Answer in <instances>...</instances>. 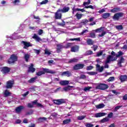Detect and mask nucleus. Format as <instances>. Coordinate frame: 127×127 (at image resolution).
<instances>
[{
	"instance_id": "62",
	"label": "nucleus",
	"mask_w": 127,
	"mask_h": 127,
	"mask_svg": "<svg viewBox=\"0 0 127 127\" xmlns=\"http://www.w3.org/2000/svg\"><path fill=\"white\" fill-rule=\"evenodd\" d=\"M112 93H113V94H115V95H120V94H121L120 92H118L115 90H112Z\"/></svg>"
},
{
	"instance_id": "10",
	"label": "nucleus",
	"mask_w": 127,
	"mask_h": 127,
	"mask_svg": "<svg viewBox=\"0 0 127 127\" xmlns=\"http://www.w3.org/2000/svg\"><path fill=\"white\" fill-rule=\"evenodd\" d=\"M22 43L24 45L23 47L24 49H26L28 48V47H31V46H32V45H31L30 43L24 41H22Z\"/></svg>"
},
{
	"instance_id": "58",
	"label": "nucleus",
	"mask_w": 127,
	"mask_h": 127,
	"mask_svg": "<svg viewBox=\"0 0 127 127\" xmlns=\"http://www.w3.org/2000/svg\"><path fill=\"white\" fill-rule=\"evenodd\" d=\"M106 33H107V32H103L101 33V34H99V35H98V36H99V37H103V36H104L106 34Z\"/></svg>"
},
{
	"instance_id": "15",
	"label": "nucleus",
	"mask_w": 127,
	"mask_h": 127,
	"mask_svg": "<svg viewBox=\"0 0 127 127\" xmlns=\"http://www.w3.org/2000/svg\"><path fill=\"white\" fill-rule=\"evenodd\" d=\"M64 48V47L62 45L58 44L57 45V53H60L61 52L62 49Z\"/></svg>"
},
{
	"instance_id": "61",
	"label": "nucleus",
	"mask_w": 127,
	"mask_h": 127,
	"mask_svg": "<svg viewBox=\"0 0 127 127\" xmlns=\"http://www.w3.org/2000/svg\"><path fill=\"white\" fill-rule=\"evenodd\" d=\"M48 2V0H45L40 2L41 4H46Z\"/></svg>"
},
{
	"instance_id": "23",
	"label": "nucleus",
	"mask_w": 127,
	"mask_h": 127,
	"mask_svg": "<svg viewBox=\"0 0 127 127\" xmlns=\"http://www.w3.org/2000/svg\"><path fill=\"white\" fill-rule=\"evenodd\" d=\"M33 64H31V65L29 67L28 72H31V73L35 72V68L33 67Z\"/></svg>"
},
{
	"instance_id": "37",
	"label": "nucleus",
	"mask_w": 127,
	"mask_h": 127,
	"mask_svg": "<svg viewBox=\"0 0 127 127\" xmlns=\"http://www.w3.org/2000/svg\"><path fill=\"white\" fill-rule=\"evenodd\" d=\"M116 28L118 29V30H122V29H124V27L122 25H117L116 26Z\"/></svg>"
},
{
	"instance_id": "7",
	"label": "nucleus",
	"mask_w": 127,
	"mask_h": 127,
	"mask_svg": "<svg viewBox=\"0 0 127 127\" xmlns=\"http://www.w3.org/2000/svg\"><path fill=\"white\" fill-rule=\"evenodd\" d=\"M85 67V64H77L74 65L73 66V70H80V69H83Z\"/></svg>"
},
{
	"instance_id": "24",
	"label": "nucleus",
	"mask_w": 127,
	"mask_h": 127,
	"mask_svg": "<svg viewBox=\"0 0 127 127\" xmlns=\"http://www.w3.org/2000/svg\"><path fill=\"white\" fill-rule=\"evenodd\" d=\"M4 98H7V97H9L10 95H11V93H10L7 89H6L3 93Z\"/></svg>"
},
{
	"instance_id": "6",
	"label": "nucleus",
	"mask_w": 127,
	"mask_h": 127,
	"mask_svg": "<svg viewBox=\"0 0 127 127\" xmlns=\"http://www.w3.org/2000/svg\"><path fill=\"white\" fill-rule=\"evenodd\" d=\"M1 72L4 75L8 74V73H9V72H10V68L7 67V66L2 67L1 69Z\"/></svg>"
},
{
	"instance_id": "46",
	"label": "nucleus",
	"mask_w": 127,
	"mask_h": 127,
	"mask_svg": "<svg viewBox=\"0 0 127 127\" xmlns=\"http://www.w3.org/2000/svg\"><path fill=\"white\" fill-rule=\"evenodd\" d=\"M89 35V37L91 38H96V34H95V33H90Z\"/></svg>"
},
{
	"instance_id": "43",
	"label": "nucleus",
	"mask_w": 127,
	"mask_h": 127,
	"mask_svg": "<svg viewBox=\"0 0 127 127\" xmlns=\"http://www.w3.org/2000/svg\"><path fill=\"white\" fill-rule=\"evenodd\" d=\"M19 2H20V0H14L13 3H14L15 5H18V4H19Z\"/></svg>"
},
{
	"instance_id": "39",
	"label": "nucleus",
	"mask_w": 127,
	"mask_h": 127,
	"mask_svg": "<svg viewBox=\"0 0 127 127\" xmlns=\"http://www.w3.org/2000/svg\"><path fill=\"white\" fill-rule=\"evenodd\" d=\"M82 15H83V14H79V13H77L75 14V16H76L77 19H81V18H82Z\"/></svg>"
},
{
	"instance_id": "20",
	"label": "nucleus",
	"mask_w": 127,
	"mask_h": 127,
	"mask_svg": "<svg viewBox=\"0 0 127 127\" xmlns=\"http://www.w3.org/2000/svg\"><path fill=\"white\" fill-rule=\"evenodd\" d=\"M69 83H70V81L68 80H62L60 82L61 86H66V85H69Z\"/></svg>"
},
{
	"instance_id": "11",
	"label": "nucleus",
	"mask_w": 127,
	"mask_h": 127,
	"mask_svg": "<svg viewBox=\"0 0 127 127\" xmlns=\"http://www.w3.org/2000/svg\"><path fill=\"white\" fill-rule=\"evenodd\" d=\"M24 109V107L23 106H20L19 107H17L15 109V113H16L17 114H19L21 113L22 110H23Z\"/></svg>"
},
{
	"instance_id": "52",
	"label": "nucleus",
	"mask_w": 127,
	"mask_h": 127,
	"mask_svg": "<svg viewBox=\"0 0 127 127\" xmlns=\"http://www.w3.org/2000/svg\"><path fill=\"white\" fill-rule=\"evenodd\" d=\"M91 3V0H87V2H84L83 5H86V4H90Z\"/></svg>"
},
{
	"instance_id": "13",
	"label": "nucleus",
	"mask_w": 127,
	"mask_h": 127,
	"mask_svg": "<svg viewBox=\"0 0 127 127\" xmlns=\"http://www.w3.org/2000/svg\"><path fill=\"white\" fill-rule=\"evenodd\" d=\"M122 63H125V58H124V57H121L120 58V59L118 61L117 64L119 67H123V65H122Z\"/></svg>"
},
{
	"instance_id": "42",
	"label": "nucleus",
	"mask_w": 127,
	"mask_h": 127,
	"mask_svg": "<svg viewBox=\"0 0 127 127\" xmlns=\"http://www.w3.org/2000/svg\"><path fill=\"white\" fill-rule=\"evenodd\" d=\"M72 43H67L66 45H65L64 48L68 49V48H70V47H72Z\"/></svg>"
},
{
	"instance_id": "29",
	"label": "nucleus",
	"mask_w": 127,
	"mask_h": 127,
	"mask_svg": "<svg viewBox=\"0 0 127 127\" xmlns=\"http://www.w3.org/2000/svg\"><path fill=\"white\" fill-rule=\"evenodd\" d=\"M77 62H78V59L75 58L71 59L68 61V63H76Z\"/></svg>"
},
{
	"instance_id": "26",
	"label": "nucleus",
	"mask_w": 127,
	"mask_h": 127,
	"mask_svg": "<svg viewBox=\"0 0 127 127\" xmlns=\"http://www.w3.org/2000/svg\"><path fill=\"white\" fill-rule=\"evenodd\" d=\"M107 115L106 113H98L95 115V118H101V117H104Z\"/></svg>"
},
{
	"instance_id": "50",
	"label": "nucleus",
	"mask_w": 127,
	"mask_h": 127,
	"mask_svg": "<svg viewBox=\"0 0 127 127\" xmlns=\"http://www.w3.org/2000/svg\"><path fill=\"white\" fill-rule=\"evenodd\" d=\"M113 116H114V113H113V112H111L110 113L108 114V118H109V119H112L113 118Z\"/></svg>"
},
{
	"instance_id": "2",
	"label": "nucleus",
	"mask_w": 127,
	"mask_h": 127,
	"mask_svg": "<svg viewBox=\"0 0 127 127\" xmlns=\"http://www.w3.org/2000/svg\"><path fill=\"white\" fill-rule=\"evenodd\" d=\"M17 59H18V57H17V55L15 54H12L10 56L9 59L8 60V64H13V63H15L16 61H17Z\"/></svg>"
},
{
	"instance_id": "54",
	"label": "nucleus",
	"mask_w": 127,
	"mask_h": 127,
	"mask_svg": "<svg viewBox=\"0 0 127 127\" xmlns=\"http://www.w3.org/2000/svg\"><path fill=\"white\" fill-rule=\"evenodd\" d=\"M85 127H94V125L91 124L90 123H86V124L85 125Z\"/></svg>"
},
{
	"instance_id": "49",
	"label": "nucleus",
	"mask_w": 127,
	"mask_h": 127,
	"mask_svg": "<svg viewBox=\"0 0 127 127\" xmlns=\"http://www.w3.org/2000/svg\"><path fill=\"white\" fill-rule=\"evenodd\" d=\"M122 107V106H117L115 107L114 109V112H117V111H118V110H119V109H121Z\"/></svg>"
},
{
	"instance_id": "30",
	"label": "nucleus",
	"mask_w": 127,
	"mask_h": 127,
	"mask_svg": "<svg viewBox=\"0 0 127 127\" xmlns=\"http://www.w3.org/2000/svg\"><path fill=\"white\" fill-rule=\"evenodd\" d=\"M24 58L25 61H26V62H28V60H29V58H30V56H29V55H28L27 54H25Z\"/></svg>"
},
{
	"instance_id": "38",
	"label": "nucleus",
	"mask_w": 127,
	"mask_h": 127,
	"mask_svg": "<svg viewBox=\"0 0 127 127\" xmlns=\"http://www.w3.org/2000/svg\"><path fill=\"white\" fill-rule=\"evenodd\" d=\"M36 80V77H32L30 80H28V83L31 84L32 83H34V81Z\"/></svg>"
},
{
	"instance_id": "64",
	"label": "nucleus",
	"mask_w": 127,
	"mask_h": 127,
	"mask_svg": "<svg viewBox=\"0 0 127 127\" xmlns=\"http://www.w3.org/2000/svg\"><path fill=\"white\" fill-rule=\"evenodd\" d=\"M123 100L124 101H127V94H125L124 96H123Z\"/></svg>"
},
{
	"instance_id": "28",
	"label": "nucleus",
	"mask_w": 127,
	"mask_h": 127,
	"mask_svg": "<svg viewBox=\"0 0 127 127\" xmlns=\"http://www.w3.org/2000/svg\"><path fill=\"white\" fill-rule=\"evenodd\" d=\"M71 123V119H66L63 121V125H67L68 124H70Z\"/></svg>"
},
{
	"instance_id": "57",
	"label": "nucleus",
	"mask_w": 127,
	"mask_h": 127,
	"mask_svg": "<svg viewBox=\"0 0 127 127\" xmlns=\"http://www.w3.org/2000/svg\"><path fill=\"white\" fill-rule=\"evenodd\" d=\"M86 54L87 55H92V54H93V51L89 50L86 52Z\"/></svg>"
},
{
	"instance_id": "41",
	"label": "nucleus",
	"mask_w": 127,
	"mask_h": 127,
	"mask_svg": "<svg viewBox=\"0 0 127 127\" xmlns=\"http://www.w3.org/2000/svg\"><path fill=\"white\" fill-rule=\"evenodd\" d=\"M85 118H86L85 116H80L77 117V120L78 121H82V120H84V119H85Z\"/></svg>"
},
{
	"instance_id": "59",
	"label": "nucleus",
	"mask_w": 127,
	"mask_h": 127,
	"mask_svg": "<svg viewBox=\"0 0 127 127\" xmlns=\"http://www.w3.org/2000/svg\"><path fill=\"white\" fill-rule=\"evenodd\" d=\"M33 114V110H31L29 112H27L26 114V115H32Z\"/></svg>"
},
{
	"instance_id": "17",
	"label": "nucleus",
	"mask_w": 127,
	"mask_h": 127,
	"mask_svg": "<svg viewBox=\"0 0 127 127\" xmlns=\"http://www.w3.org/2000/svg\"><path fill=\"white\" fill-rule=\"evenodd\" d=\"M96 69L97 71H98L100 73H102V71H104V66H101L100 64H96Z\"/></svg>"
},
{
	"instance_id": "5",
	"label": "nucleus",
	"mask_w": 127,
	"mask_h": 127,
	"mask_svg": "<svg viewBox=\"0 0 127 127\" xmlns=\"http://www.w3.org/2000/svg\"><path fill=\"white\" fill-rule=\"evenodd\" d=\"M124 13L123 12L116 13L113 16V19L114 20H119L120 17H123L124 16Z\"/></svg>"
},
{
	"instance_id": "25",
	"label": "nucleus",
	"mask_w": 127,
	"mask_h": 127,
	"mask_svg": "<svg viewBox=\"0 0 127 127\" xmlns=\"http://www.w3.org/2000/svg\"><path fill=\"white\" fill-rule=\"evenodd\" d=\"M32 38L33 39H35L36 41H37L38 42H39L40 41H41L42 40L36 34H34L33 36L32 37Z\"/></svg>"
},
{
	"instance_id": "8",
	"label": "nucleus",
	"mask_w": 127,
	"mask_h": 127,
	"mask_svg": "<svg viewBox=\"0 0 127 127\" xmlns=\"http://www.w3.org/2000/svg\"><path fill=\"white\" fill-rule=\"evenodd\" d=\"M54 104L56 105H62V104H65L66 101L64 99L54 100Z\"/></svg>"
},
{
	"instance_id": "51",
	"label": "nucleus",
	"mask_w": 127,
	"mask_h": 127,
	"mask_svg": "<svg viewBox=\"0 0 127 127\" xmlns=\"http://www.w3.org/2000/svg\"><path fill=\"white\" fill-rule=\"evenodd\" d=\"M103 29V27L99 28L95 30V32H101Z\"/></svg>"
},
{
	"instance_id": "27",
	"label": "nucleus",
	"mask_w": 127,
	"mask_h": 127,
	"mask_svg": "<svg viewBox=\"0 0 127 127\" xmlns=\"http://www.w3.org/2000/svg\"><path fill=\"white\" fill-rule=\"evenodd\" d=\"M71 88H74V86L67 85L66 87L64 88V90L65 92H67V91H70V90H71Z\"/></svg>"
},
{
	"instance_id": "18",
	"label": "nucleus",
	"mask_w": 127,
	"mask_h": 127,
	"mask_svg": "<svg viewBox=\"0 0 127 127\" xmlns=\"http://www.w3.org/2000/svg\"><path fill=\"white\" fill-rule=\"evenodd\" d=\"M62 76L71 77V76H72V73L69 71H64L62 73Z\"/></svg>"
},
{
	"instance_id": "4",
	"label": "nucleus",
	"mask_w": 127,
	"mask_h": 127,
	"mask_svg": "<svg viewBox=\"0 0 127 127\" xmlns=\"http://www.w3.org/2000/svg\"><path fill=\"white\" fill-rule=\"evenodd\" d=\"M62 18V12L61 9H58L55 13V19H61Z\"/></svg>"
},
{
	"instance_id": "44",
	"label": "nucleus",
	"mask_w": 127,
	"mask_h": 127,
	"mask_svg": "<svg viewBox=\"0 0 127 127\" xmlns=\"http://www.w3.org/2000/svg\"><path fill=\"white\" fill-rule=\"evenodd\" d=\"M48 64L50 66H51V65H55L56 63L54 62V61L53 60H50L48 61Z\"/></svg>"
},
{
	"instance_id": "60",
	"label": "nucleus",
	"mask_w": 127,
	"mask_h": 127,
	"mask_svg": "<svg viewBox=\"0 0 127 127\" xmlns=\"http://www.w3.org/2000/svg\"><path fill=\"white\" fill-rule=\"evenodd\" d=\"M85 8H91V9H94V7L92 5L89 6H85Z\"/></svg>"
},
{
	"instance_id": "19",
	"label": "nucleus",
	"mask_w": 127,
	"mask_h": 127,
	"mask_svg": "<svg viewBox=\"0 0 127 127\" xmlns=\"http://www.w3.org/2000/svg\"><path fill=\"white\" fill-rule=\"evenodd\" d=\"M69 10L70 7H69L68 6H64L63 8V9H61V11L63 13L68 12Z\"/></svg>"
},
{
	"instance_id": "47",
	"label": "nucleus",
	"mask_w": 127,
	"mask_h": 127,
	"mask_svg": "<svg viewBox=\"0 0 127 127\" xmlns=\"http://www.w3.org/2000/svg\"><path fill=\"white\" fill-rule=\"evenodd\" d=\"M69 40H70V41H80V38L70 39Z\"/></svg>"
},
{
	"instance_id": "36",
	"label": "nucleus",
	"mask_w": 127,
	"mask_h": 127,
	"mask_svg": "<svg viewBox=\"0 0 127 127\" xmlns=\"http://www.w3.org/2000/svg\"><path fill=\"white\" fill-rule=\"evenodd\" d=\"M88 22H89V20L85 19L81 21V23L83 25H86Z\"/></svg>"
},
{
	"instance_id": "35",
	"label": "nucleus",
	"mask_w": 127,
	"mask_h": 127,
	"mask_svg": "<svg viewBox=\"0 0 127 127\" xmlns=\"http://www.w3.org/2000/svg\"><path fill=\"white\" fill-rule=\"evenodd\" d=\"M107 122H109V118H108V117L103 118L102 120L100 121V122L102 123V124H104V123H107Z\"/></svg>"
},
{
	"instance_id": "56",
	"label": "nucleus",
	"mask_w": 127,
	"mask_h": 127,
	"mask_svg": "<svg viewBox=\"0 0 127 127\" xmlns=\"http://www.w3.org/2000/svg\"><path fill=\"white\" fill-rule=\"evenodd\" d=\"M86 32H89V30H84L82 31V32H81L80 33V35H83L84 34L86 33Z\"/></svg>"
},
{
	"instance_id": "14",
	"label": "nucleus",
	"mask_w": 127,
	"mask_h": 127,
	"mask_svg": "<svg viewBox=\"0 0 127 127\" xmlns=\"http://www.w3.org/2000/svg\"><path fill=\"white\" fill-rule=\"evenodd\" d=\"M79 46L75 45L71 47V52H78L79 51Z\"/></svg>"
},
{
	"instance_id": "22",
	"label": "nucleus",
	"mask_w": 127,
	"mask_h": 127,
	"mask_svg": "<svg viewBox=\"0 0 127 127\" xmlns=\"http://www.w3.org/2000/svg\"><path fill=\"white\" fill-rule=\"evenodd\" d=\"M102 18L104 19H107V18H109L110 16H111V13H104L101 15Z\"/></svg>"
},
{
	"instance_id": "9",
	"label": "nucleus",
	"mask_w": 127,
	"mask_h": 127,
	"mask_svg": "<svg viewBox=\"0 0 127 127\" xmlns=\"http://www.w3.org/2000/svg\"><path fill=\"white\" fill-rule=\"evenodd\" d=\"M14 84V81L12 80L7 81L6 85V89H11V88H12Z\"/></svg>"
},
{
	"instance_id": "3",
	"label": "nucleus",
	"mask_w": 127,
	"mask_h": 127,
	"mask_svg": "<svg viewBox=\"0 0 127 127\" xmlns=\"http://www.w3.org/2000/svg\"><path fill=\"white\" fill-rule=\"evenodd\" d=\"M109 88V85L105 83H99L97 86H96L95 89L98 90H107Z\"/></svg>"
},
{
	"instance_id": "63",
	"label": "nucleus",
	"mask_w": 127,
	"mask_h": 127,
	"mask_svg": "<svg viewBox=\"0 0 127 127\" xmlns=\"http://www.w3.org/2000/svg\"><path fill=\"white\" fill-rule=\"evenodd\" d=\"M28 108H30L31 109L34 108L33 104H31V103H28L27 104Z\"/></svg>"
},
{
	"instance_id": "12",
	"label": "nucleus",
	"mask_w": 127,
	"mask_h": 127,
	"mask_svg": "<svg viewBox=\"0 0 127 127\" xmlns=\"http://www.w3.org/2000/svg\"><path fill=\"white\" fill-rule=\"evenodd\" d=\"M45 73H48V69L44 68L43 71H40L36 73L37 76H41V75H43L45 74Z\"/></svg>"
},
{
	"instance_id": "16",
	"label": "nucleus",
	"mask_w": 127,
	"mask_h": 127,
	"mask_svg": "<svg viewBox=\"0 0 127 127\" xmlns=\"http://www.w3.org/2000/svg\"><path fill=\"white\" fill-rule=\"evenodd\" d=\"M122 9L120 7H114L113 9L110 10V12H112V13H116V12H119V11H121Z\"/></svg>"
},
{
	"instance_id": "48",
	"label": "nucleus",
	"mask_w": 127,
	"mask_h": 127,
	"mask_svg": "<svg viewBox=\"0 0 127 127\" xmlns=\"http://www.w3.org/2000/svg\"><path fill=\"white\" fill-rule=\"evenodd\" d=\"M115 80V77L114 76H111L108 79V82H113Z\"/></svg>"
},
{
	"instance_id": "33",
	"label": "nucleus",
	"mask_w": 127,
	"mask_h": 127,
	"mask_svg": "<svg viewBox=\"0 0 127 127\" xmlns=\"http://www.w3.org/2000/svg\"><path fill=\"white\" fill-rule=\"evenodd\" d=\"M87 43L88 45H93L94 44V41H92L91 39H88L87 40Z\"/></svg>"
},
{
	"instance_id": "1",
	"label": "nucleus",
	"mask_w": 127,
	"mask_h": 127,
	"mask_svg": "<svg viewBox=\"0 0 127 127\" xmlns=\"http://www.w3.org/2000/svg\"><path fill=\"white\" fill-rule=\"evenodd\" d=\"M123 55H124V53L121 51L118 52V54L116 53V52H114V51H112L111 52V55H108L107 58L104 64V68H109L108 64H110V62L117 61L118 58H119V57H121V56H123Z\"/></svg>"
},
{
	"instance_id": "34",
	"label": "nucleus",
	"mask_w": 127,
	"mask_h": 127,
	"mask_svg": "<svg viewBox=\"0 0 127 127\" xmlns=\"http://www.w3.org/2000/svg\"><path fill=\"white\" fill-rule=\"evenodd\" d=\"M87 74H88V75H90V76H94V75H97L98 72L95 71H88L87 72Z\"/></svg>"
},
{
	"instance_id": "40",
	"label": "nucleus",
	"mask_w": 127,
	"mask_h": 127,
	"mask_svg": "<svg viewBox=\"0 0 127 127\" xmlns=\"http://www.w3.org/2000/svg\"><path fill=\"white\" fill-rule=\"evenodd\" d=\"M62 23H58V25H59V26H65L66 23L63 20H62Z\"/></svg>"
},
{
	"instance_id": "32",
	"label": "nucleus",
	"mask_w": 127,
	"mask_h": 127,
	"mask_svg": "<svg viewBox=\"0 0 127 127\" xmlns=\"http://www.w3.org/2000/svg\"><path fill=\"white\" fill-rule=\"evenodd\" d=\"M44 121H46V118L45 117H40L38 119V123H43V122H44Z\"/></svg>"
},
{
	"instance_id": "45",
	"label": "nucleus",
	"mask_w": 127,
	"mask_h": 127,
	"mask_svg": "<svg viewBox=\"0 0 127 127\" xmlns=\"http://www.w3.org/2000/svg\"><path fill=\"white\" fill-rule=\"evenodd\" d=\"M94 69V66L92 65H89L86 67L87 71H90V70H93Z\"/></svg>"
},
{
	"instance_id": "21",
	"label": "nucleus",
	"mask_w": 127,
	"mask_h": 127,
	"mask_svg": "<svg viewBox=\"0 0 127 127\" xmlns=\"http://www.w3.org/2000/svg\"><path fill=\"white\" fill-rule=\"evenodd\" d=\"M119 79L122 82H126V81H127V75H121L119 77Z\"/></svg>"
},
{
	"instance_id": "31",
	"label": "nucleus",
	"mask_w": 127,
	"mask_h": 127,
	"mask_svg": "<svg viewBox=\"0 0 127 127\" xmlns=\"http://www.w3.org/2000/svg\"><path fill=\"white\" fill-rule=\"evenodd\" d=\"M105 107V104H100L99 105H96V109H103V108Z\"/></svg>"
},
{
	"instance_id": "53",
	"label": "nucleus",
	"mask_w": 127,
	"mask_h": 127,
	"mask_svg": "<svg viewBox=\"0 0 127 127\" xmlns=\"http://www.w3.org/2000/svg\"><path fill=\"white\" fill-rule=\"evenodd\" d=\"M48 73L50 74H56V71L52 70H48Z\"/></svg>"
},
{
	"instance_id": "55",
	"label": "nucleus",
	"mask_w": 127,
	"mask_h": 127,
	"mask_svg": "<svg viewBox=\"0 0 127 127\" xmlns=\"http://www.w3.org/2000/svg\"><path fill=\"white\" fill-rule=\"evenodd\" d=\"M90 89H92V87H85L84 89V91H85V92H87V91H90Z\"/></svg>"
}]
</instances>
